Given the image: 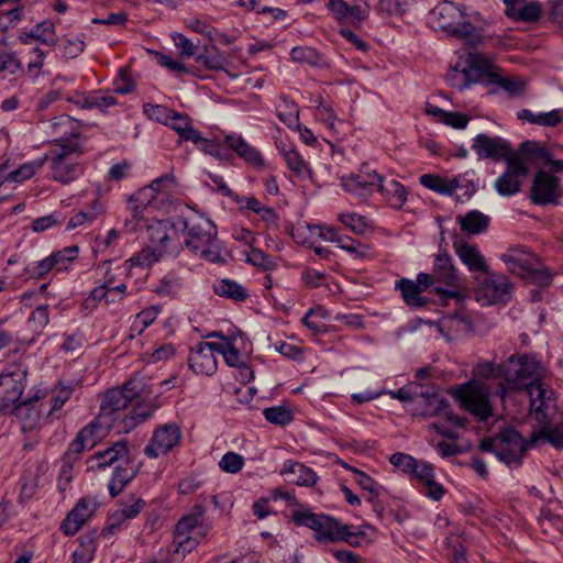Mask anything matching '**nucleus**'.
Instances as JSON below:
<instances>
[{
    "mask_svg": "<svg viewBox=\"0 0 563 563\" xmlns=\"http://www.w3.org/2000/svg\"><path fill=\"white\" fill-rule=\"evenodd\" d=\"M529 417L536 422L528 441L514 428H505L492 439L481 442L483 451L495 452L507 465H519L525 452L540 442L563 448V410L556 405L554 390L545 383L531 385Z\"/></svg>",
    "mask_w": 563,
    "mask_h": 563,
    "instance_id": "nucleus-1",
    "label": "nucleus"
},
{
    "mask_svg": "<svg viewBox=\"0 0 563 563\" xmlns=\"http://www.w3.org/2000/svg\"><path fill=\"white\" fill-rule=\"evenodd\" d=\"M180 223L183 243L190 252L211 263L223 261L217 228L212 221L201 214L190 213Z\"/></svg>",
    "mask_w": 563,
    "mask_h": 563,
    "instance_id": "nucleus-2",
    "label": "nucleus"
},
{
    "mask_svg": "<svg viewBox=\"0 0 563 563\" xmlns=\"http://www.w3.org/2000/svg\"><path fill=\"white\" fill-rule=\"evenodd\" d=\"M147 233L151 245L125 262L129 272L133 267H151L163 254L177 255L180 250V243L174 241L176 231L169 229L167 223L151 224L147 227Z\"/></svg>",
    "mask_w": 563,
    "mask_h": 563,
    "instance_id": "nucleus-3",
    "label": "nucleus"
},
{
    "mask_svg": "<svg viewBox=\"0 0 563 563\" xmlns=\"http://www.w3.org/2000/svg\"><path fill=\"white\" fill-rule=\"evenodd\" d=\"M429 16L433 29L441 30L456 38L471 37L473 44L478 42L470 15L453 2H440L430 11Z\"/></svg>",
    "mask_w": 563,
    "mask_h": 563,
    "instance_id": "nucleus-4",
    "label": "nucleus"
},
{
    "mask_svg": "<svg viewBox=\"0 0 563 563\" xmlns=\"http://www.w3.org/2000/svg\"><path fill=\"white\" fill-rule=\"evenodd\" d=\"M460 406L477 420L485 421L494 416L489 387L479 379H471L451 389Z\"/></svg>",
    "mask_w": 563,
    "mask_h": 563,
    "instance_id": "nucleus-5",
    "label": "nucleus"
},
{
    "mask_svg": "<svg viewBox=\"0 0 563 563\" xmlns=\"http://www.w3.org/2000/svg\"><path fill=\"white\" fill-rule=\"evenodd\" d=\"M507 271L541 287L551 284V274L541 267L539 258L521 246L508 249L503 255Z\"/></svg>",
    "mask_w": 563,
    "mask_h": 563,
    "instance_id": "nucleus-6",
    "label": "nucleus"
},
{
    "mask_svg": "<svg viewBox=\"0 0 563 563\" xmlns=\"http://www.w3.org/2000/svg\"><path fill=\"white\" fill-rule=\"evenodd\" d=\"M543 368L531 356L523 355L516 358L511 356L501 365V377L515 389H525L530 393L531 385L543 384L541 376Z\"/></svg>",
    "mask_w": 563,
    "mask_h": 563,
    "instance_id": "nucleus-7",
    "label": "nucleus"
},
{
    "mask_svg": "<svg viewBox=\"0 0 563 563\" xmlns=\"http://www.w3.org/2000/svg\"><path fill=\"white\" fill-rule=\"evenodd\" d=\"M487 78L495 81L498 78L497 67L484 55L470 53L466 57V66L461 68L455 65L446 76L448 81L457 89H463L471 82Z\"/></svg>",
    "mask_w": 563,
    "mask_h": 563,
    "instance_id": "nucleus-8",
    "label": "nucleus"
},
{
    "mask_svg": "<svg viewBox=\"0 0 563 563\" xmlns=\"http://www.w3.org/2000/svg\"><path fill=\"white\" fill-rule=\"evenodd\" d=\"M203 511V507L198 505L192 514L178 521L175 531L176 553L190 552L207 536L208 528L200 525Z\"/></svg>",
    "mask_w": 563,
    "mask_h": 563,
    "instance_id": "nucleus-9",
    "label": "nucleus"
},
{
    "mask_svg": "<svg viewBox=\"0 0 563 563\" xmlns=\"http://www.w3.org/2000/svg\"><path fill=\"white\" fill-rule=\"evenodd\" d=\"M26 377L27 368L20 363L10 364L0 373V410L9 409L21 398Z\"/></svg>",
    "mask_w": 563,
    "mask_h": 563,
    "instance_id": "nucleus-10",
    "label": "nucleus"
},
{
    "mask_svg": "<svg viewBox=\"0 0 563 563\" xmlns=\"http://www.w3.org/2000/svg\"><path fill=\"white\" fill-rule=\"evenodd\" d=\"M511 288L507 276L488 272L482 279L477 278L475 299L482 306L507 302L511 297Z\"/></svg>",
    "mask_w": 563,
    "mask_h": 563,
    "instance_id": "nucleus-11",
    "label": "nucleus"
},
{
    "mask_svg": "<svg viewBox=\"0 0 563 563\" xmlns=\"http://www.w3.org/2000/svg\"><path fill=\"white\" fill-rule=\"evenodd\" d=\"M528 155L522 153V145L517 154L508 157L506 172L497 178L495 188L501 196H512L520 190L521 180L528 174Z\"/></svg>",
    "mask_w": 563,
    "mask_h": 563,
    "instance_id": "nucleus-12",
    "label": "nucleus"
},
{
    "mask_svg": "<svg viewBox=\"0 0 563 563\" xmlns=\"http://www.w3.org/2000/svg\"><path fill=\"white\" fill-rule=\"evenodd\" d=\"M294 520L298 526H305L314 530L319 541H338L339 538H346V526L335 519L309 512H296Z\"/></svg>",
    "mask_w": 563,
    "mask_h": 563,
    "instance_id": "nucleus-13",
    "label": "nucleus"
},
{
    "mask_svg": "<svg viewBox=\"0 0 563 563\" xmlns=\"http://www.w3.org/2000/svg\"><path fill=\"white\" fill-rule=\"evenodd\" d=\"M563 196L560 179L543 168H540L532 180L530 199L534 205H559Z\"/></svg>",
    "mask_w": 563,
    "mask_h": 563,
    "instance_id": "nucleus-14",
    "label": "nucleus"
},
{
    "mask_svg": "<svg viewBox=\"0 0 563 563\" xmlns=\"http://www.w3.org/2000/svg\"><path fill=\"white\" fill-rule=\"evenodd\" d=\"M341 185L345 191L360 199H366L380 185V175L363 165L357 173L341 177Z\"/></svg>",
    "mask_w": 563,
    "mask_h": 563,
    "instance_id": "nucleus-15",
    "label": "nucleus"
},
{
    "mask_svg": "<svg viewBox=\"0 0 563 563\" xmlns=\"http://www.w3.org/2000/svg\"><path fill=\"white\" fill-rule=\"evenodd\" d=\"M111 428V419L99 415L95 421L85 427L71 442L67 452L68 457L80 454L86 449H92L99 440L104 438Z\"/></svg>",
    "mask_w": 563,
    "mask_h": 563,
    "instance_id": "nucleus-16",
    "label": "nucleus"
},
{
    "mask_svg": "<svg viewBox=\"0 0 563 563\" xmlns=\"http://www.w3.org/2000/svg\"><path fill=\"white\" fill-rule=\"evenodd\" d=\"M180 439L181 431L178 424H163L154 431L148 444L144 449V453L152 459L158 457L178 445Z\"/></svg>",
    "mask_w": 563,
    "mask_h": 563,
    "instance_id": "nucleus-17",
    "label": "nucleus"
},
{
    "mask_svg": "<svg viewBox=\"0 0 563 563\" xmlns=\"http://www.w3.org/2000/svg\"><path fill=\"white\" fill-rule=\"evenodd\" d=\"M129 448L125 441H118L103 451H99L87 459L86 467L88 472L97 471L111 466L115 463L130 464Z\"/></svg>",
    "mask_w": 563,
    "mask_h": 563,
    "instance_id": "nucleus-18",
    "label": "nucleus"
},
{
    "mask_svg": "<svg viewBox=\"0 0 563 563\" xmlns=\"http://www.w3.org/2000/svg\"><path fill=\"white\" fill-rule=\"evenodd\" d=\"M139 391L133 382H128L123 388H113L107 391L100 405V413L104 419H111L112 416L128 407V405L137 396Z\"/></svg>",
    "mask_w": 563,
    "mask_h": 563,
    "instance_id": "nucleus-19",
    "label": "nucleus"
},
{
    "mask_svg": "<svg viewBox=\"0 0 563 563\" xmlns=\"http://www.w3.org/2000/svg\"><path fill=\"white\" fill-rule=\"evenodd\" d=\"M45 396L44 393L36 390L27 399L21 401L13 408V415L23 432L34 430L41 422L42 410L36 406Z\"/></svg>",
    "mask_w": 563,
    "mask_h": 563,
    "instance_id": "nucleus-20",
    "label": "nucleus"
},
{
    "mask_svg": "<svg viewBox=\"0 0 563 563\" xmlns=\"http://www.w3.org/2000/svg\"><path fill=\"white\" fill-rule=\"evenodd\" d=\"M328 8L338 22L354 27H358L369 13L367 4H349L344 0H329Z\"/></svg>",
    "mask_w": 563,
    "mask_h": 563,
    "instance_id": "nucleus-21",
    "label": "nucleus"
},
{
    "mask_svg": "<svg viewBox=\"0 0 563 563\" xmlns=\"http://www.w3.org/2000/svg\"><path fill=\"white\" fill-rule=\"evenodd\" d=\"M214 351L218 352V343L199 342L191 351L189 365L197 373L211 375L217 369Z\"/></svg>",
    "mask_w": 563,
    "mask_h": 563,
    "instance_id": "nucleus-22",
    "label": "nucleus"
},
{
    "mask_svg": "<svg viewBox=\"0 0 563 563\" xmlns=\"http://www.w3.org/2000/svg\"><path fill=\"white\" fill-rule=\"evenodd\" d=\"M503 2L506 5L505 14L516 22H537L543 13L542 5L537 0H503Z\"/></svg>",
    "mask_w": 563,
    "mask_h": 563,
    "instance_id": "nucleus-23",
    "label": "nucleus"
},
{
    "mask_svg": "<svg viewBox=\"0 0 563 563\" xmlns=\"http://www.w3.org/2000/svg\"><path fill=\"white\" fill-rule=\"evenodd\" d=\"M461 176L454 178L441 177L435 174H424L420 177V184L426 188L442 195H452L459 188H465V195L472 196L475 191V186L472 181L462 184Z\"/></svg>",
    "mask_w": 563,
    "mask_h": 563,
    "instance_id": "nucleus-24",
    "label": "nucleus"
},
{
    "mask_svg": "<svg viewBox=\"0 0 563 563\" xmlns=\"http://www.w3.org/2000/svg\"><path fill=\"white\" fill-rule=\"evenodd\" d=\"M473 150L476 152L479 158H492L508 161L509 156L515 153L511 152L507 142L499 137H492L486 134H478L473 144Z\"/></svg>",
    "mask_w": 563,
    "mask_h": 563,
    "instance_id": "nucleus-25",
    "label": "nucleus"
},
{
    "mask_svg": "<svg viewBox=\"0 0 563 563\" xmlns=\"http://www.w3.org/2000/svg\"><path fill=\"white\" fill-rule=\"evenodd\" d=\"M145 507V500L136 495L129 496L121 501L119 508L110 516L109 523L102 533H113L125 520L135 518Z\"/></svg>",
    "mask_w": 563,
    "mask_h": 563,
    "instance_id": "nucleus-26",
    "label": "nucleus"
},
{
    "mask_svg": "<svg viewBox=\"0 0 563 563\" xmlns=\"http://www.w3.org/2000/svg\"><path fill=\"white\" fill-rule=\"evenodd\" d=\"M96 509L97 503L95 500L81 498L62 522L60 528L64 533L66 536L76 534Z\"/></svg>",
    "mask_w": 563,
    "mask_h": 563,
    "instance_id": "nucleus-27",
    "label": "nucleus"
},
{
    "mask_svg": "<svg viewBox=\"0 0 563 563\" xmlns=\"http://www.w3.org/2000/svg\"><path fill=\"white\" fill-rule=\"evenodd\" d=\"M454 249L457 256L468 271L482 274L488 273L489 268L486 264L485 257L476 245L459 241L454 242Z\"/></svg>",
    "mask_w": 563,
    "mask_h": 563,
    "instance_id": "nucleus-28",
    "label": "nucleus"
},
{
    "mask_svg": "<svg viewBox=\"0 0 563 563\" xmlns=\"http://www.w3.org/2000/svg\"><path fill=\"white\" fill-rule=\"evenodd\" d=\"M280 474L287 477L291 484L299 486H310L316 483L317 476L314 472L303 464L294 461H286Z\"/></svg>",
    "mask_w": 563,
    "mask_h": 563,
    "instance_id": "nucleus-29",
    "label": "nucleus"
},
{
    "mask_svg": "<svg viewBox=\"0 0 563 563\" xmlns=\"http://www.w3.org/2000/svg\"><path fill=\"white\" fill-rule=\"evenodd\" d=\"M418 399L423 401L426 407L424 416H439L442 409L448 405V400L441 397L433 386L419 384Z\"/></svg>",
    "mask_w": 563,
    "mask_h": 563,
    "instance_id": "nucleus-30",
    "label": "nucleus"
},
{
    "mask_svg": "<svg viewBox=\"0 0 563 563\" xmlns=\"http://www.w3.org/2000/svg\"><path fill=\"white\" fill-rule=\"evenodd\" d=\"M522 153L528 155L529 161H540L550 166V174L563 172V161L552 159L551 154L536 142L527 141L522 143Z\"/></svg>",
    "mask_w": 563,
    "mask_h": 563,
    "instance_id": "nucleus-31",
    "label": "nucleus"
},
{
    "mask_svg": "<svg viewBox=\"0 0 563 563\" xmlns=\"http://www.w3.org/2000/svg\"><path fill=\"white\" fill-rule=\"evenodd\" d=\"M456 220L461 230L468 234H479L484 232L489 224V217L477 210L470 211L465 216H459Z\"/></svg>",
    "mask_w": 563,
    "mask_h": 563,
    "instance_id": "nucleus-32",
    "label": "nucleus"
},
{
    "mask_svg": "<svg viewBox=\"0 0 563 563\" xmlns=\"http://www.w3.org/2000/svg\"><path fill=\"white\" fill-rule=\"evenodd\" d=\"M377 190L385 195L387 201L394 208H401L407 200V190L397 180L383 181L380 176V185H377Z\"/></svg>",
    "mask_w": 563,
    "mask_h": 563,
    "instance_id": "nucleus-33",
    "label": "nucleus"
},
{
    "mask_svg": "<svg viewBox=\"0 0 563 563\" xmlns=\"http://www.w3.org/2000/svg\"><path fill=\"white\" fill-rule=\"evenodd\" d=\"M179 137V142L197 140V130L192 126V120L187 115L174 112L168 123Z\"/></svg>",
    "mask_w": 563,
    "mask_h": 563,
    "instance_id": "nucleus-34",
    "label": "nucleus"
},
{
    "mask_svg": "<svg viewBox=\"0 0 563 563\" xmlns=\"http://www.w3.org/2000/svg\"><path fill=\"white\" fill-rule=\"evenodd\" d=\"M224 142L229 148L235 151L239 156L245 161L255 165L263 164V159L257 151L249 145L241 136L228 135Z\"/></svg>",
    "mask_w": 563,
    "mask_h": 563,
    "instance_id": "nucleus-35",
    "label": "nucleus"
},
{
    "mask_svg": "<svg viewBox=\"0 0 563 563\" xmlns=\"http://www.w3.org/2000/svg\"><path fill=\"white\" fill-rule=\"evenodd\" d=\"M136 471L129 464H117L114 468L113 477L109 484V492L112 497L119 495L123 487L133 479Z\"/></svg>",
    "mask_w": 563,
    "mask_h": 563,
    "instance_id": "nucleus-36",
    "label": "nucleus"
},
{
    "mask_svg": "<svg viewBox=\"0 0 563 563\" xmlns=\"http://www.w3.org/2000/svg\"><path fill=\"white\" fill-rule=\"evenodd\" d=\"M196 62L211 70H223L229 63L225 55L214 45L205 47V52L196 56Z\"/></svg>",
    "mask_w": 563,
    "mask_h": 563,
    "instance_id": "nucleus-37",
    "label": "nucleus"
},
{
    "mask_svg": "<svg viewBox=\"0 0 563 563\" xmlns=\"http://www.w3.org/2000/svg\"><path fill=\"white\" fill-rule=\"evenodd\" d=\"M434 278L446 285H454L456 275L448 254H439L434 263Z\"/></svg>",
    "mask_w": 563,
    "mask_h": 563,
    "instance_id": "nucleus-38",
    "label": "nucleus"
},
{
    "mask_svg": "<svg viewBox=\"0 0 563 563\" xmlns=\"http://www.w3.org/2000/svg\"><path fill=\"white\" fill-rule=\"evenodd\" d=\"M26 38H34L51 46L56 45L58 41L55 34V25L51 21H44L37 24L29 34H26L23 41L26 42Z\"/></svg>",
    "mask_w": 563,
    "mask_h": 563,
    "instance_id": "nucleus-39",
    "label": "nucleus"
},
{
    "mask_svg": "<svg viewBox=\"0 0 563 563\" xmlns=\"http://www.w3.org/2000/svg\"><path fill=\"white\" fill-rule=\"evenodd\" d=\"M76 163L73 161L52 158L53 178L56 181L68 184L75 179Z\"/></svg>",
    "mask_w": 563,
    "mask_h": 563,
    "instance_id": "nucleus-40",
    "label": "nucleus"
},
{
    "mask_svg": "<svg viewBox=\"0 0 563 563\" xmlns=\"http://www.w3.org/2000/svg\"><path fill=\"white\" fill-rule=\"evenodd\" d=\"M398 288L400 289L402 298L407 305L411 307L424 306V300L420 297L422 287L417 285L415 282L404 278L398 283Z\"/></svg>",
    "mask_w": 563,
    "mask_h": 563,
    "instance_id": "nucleus-41",
    "label": "nucleus"
},
{
    "mask_svg": "<svg viewBox=\"0 0 563 563\" xmlns=\"http://www.w3.org/2000/svg\"><path fill=\"white\" fill-rule=\"evenodd\" d=\"M156 409V406L152 401H140L137 402L130 415L124 420L126 430L134 428L136 424L146 420Z\"/></svg>",
    "mask_w": 563,
    "mask_h": 563,
    "instance_id": "nucleus-42",
    "label": "nucleus"
},
{
    "mask_svg": "<svg viewBox=\"0 0 563 563\" xmlns=\"http://www.w3.org/2000/svg\"><path fill=\"white\" fill-rule=\"evenodd\" d=\"M439 330H446L453 334L465 333L471 330V322L461 314H450L444 317L439 323Z\"/></svg>",
    "mask_w": 563,
    "mask_h": 563,
    "instance_id": "nucleus-43",
    "label": "nucleus"
},
{
    "mask_svg": "<svg viewBox=\"0 0 563 563\" xmlns=\"http://www.w3.org/2000/svg\"><path fill=\"white\" fill-rule=\"evenodd\" d=\"M316 234H321L320 225L299 224L291 231L292 239L302 245L310 247L313 245L318 238Z\"/></svg>",
    "mask_w": 563,
    "mask_h": 563,
    "instance_id": "nucleus-44",
    "label": "nucleus"
},
{
    "mask_svg": "<svg viewBox=\"0 0 563 563\" xmlns=\"http://www.w3.org/2000/svg\"><path fill=\"white\" fill-rule=\"evenodd\" d=\"M173 179L169 176H163L154 181L151 185L140 189L135 194V200L141 202L143 207L148 206L153 199H155L156 194L162 190L163 186L167 183H172Z\"/></svg>",
    "mask_w": 563,
    "mask_h": 563,
    "instance_id": "nucleus-45",
    "label": "nucleus"
},
{
    "mask_svg": "<svg viewBox=\"0 0 563 563\" xmlns=\"http://www.w3.org/2000/svg\"><path fill=\"white\" fill-rule=\"evenodd\" d=\"M214 290L221 297L230 298L233 300H244L246 298L245 289L235 282L229 279L220 280L216 286Z\"/></svg>",
    "mask_w": 563,
    "mask_h": 563,
    "instance_id": "nucleus-46",
    "label": "nucleus"
},
{
    "mask_svg": "<svg viewBox=\"0 0 563 563\" xmlns=\"http://www.w3.org/2000/svg\"><path fill=\"white\" fill-rule=\"evenodd\" d=\"M47 156H44L43 158L38 161H34L31 163H26L21 165L18 169L9 173L5 176V180L20 183L26 179H30L37 169H40L46 162Z\"/></svg>",
    "mask_w": 563,
    "mask_h": 563,
    "instance_id": "nucleus-47",
    "label": "nucleus"
},
{
    "mask_svg": "<svg viewBox=\"0 0 563 563\" xmlns=\"http://www.w3.org/2000/svg\"><path fill=\"white\" fill-rule=\"evenodd\" d=\"M263 415L267 421L277 426H285L294 419L292 410L285 405L266 408Z\"/></svg>",
    "mask_w": 563,
    "mask_h": 563,
    "instance_id": "nucleus-48",
    "label": "nucleus"
},
{
    "mask_svg": "<svg viewBox=\"0 0 563 563\" xmlns=\"http://www.w3.org/2000/svg\"><path fill=\"white\" fill-rule=\"evenodd\" d=\"M328 318V312L321 308L316 307L310 309L302 319L303 324L313 333H319L324 329L323 321Z\"/></svg>",
    "mask_w": 563,
    "mask_h": 563,
    "instance_id": "nucleus-49",
    "label": "nucleus"
},
{
    "mask_svg": "<svg viewBox=\"0 0 563 563\" xmlns=\"http://www.w3.org/2000/svg\"><path fill=\"white\" fill-rule=\"evenodd\" d=\"M409 7L408 0H379L377 11L388 16H402Z\"/></svg>",
    "mask_w": 563,
    "mask_h": 563,
    "instance_id": "nucleus-50",
    "label": "nucleus"
},
{
    "mask_svg": "<svg viewBox=\"0 0 563 563\" xmlns=\"http://www.w3.org/2000/svg\"><path fill=\"white\" fill-rule=\"evenodd\" d=\"M291 59L300 64H308L310 66H319L320 55L312 48L307 46L294 47L290 52Z\"/></svg>",
    "mask_w": 563,
    "mask_h": 563,
    "instance_id": "nucleus-51",
    "label": "nucleus"
},
{
    "mask_svg": "<svg viewBox=\"0 0 563 563\" xmlns=\"http://www.w3.org/2000/svg\"><path fill=\"white\" fill-rule=\"evenodd\" d=\"M143 110H144V113L151 120L157 121L165 125H168L170 118H172L173 113L175 112L174 110H172L165 106L150 104V103L144 104Z\"/></svg>",
    "mask_w": 563,
    "mask_h": 563,
    "instance_id": "nucleus-52",
    "label": "nucleus"
},
{
    "mask_svg": "<svg viewBox=\"0 0 563 563\" xmlns=\"http://www.w3.org/2000/svg\"><path fill=\"white\" fill-rule=\"evenodd\" d=\"M80 153L81 150L78 143L62 141L55 142L51 151L52 158H58V156H60V159L66 161H71V155Z\"/></svg>",
    "mask_w": 563,
    "mask_h": 563,
    "instance_id": "nucleus-53",
    "label": "nucleus"
},
{
    "mask_svg": "<svg viewBox=\"0 0 563 563\" xmlns=\"http://www.w3.org/2000/svg\"><path fill=\"white\" fill-rule=\"evenodd\" d=\"M244 466V457L235 452H227L219 461V467L224 473L235 474Z\"/></svg>",
    "mask_w": 563,
    "mask_h": 563,
    "instance_id": "nucleus-54",
    "label": "nucleus"
},
{
    "mask_svg": "<svg viewBox=\"0 0 563 563\" xmlns=\"http://www.w3.org/2000/svg\"><path fill=\"white\" fill-rule=\"evenodd\" d=\"M78 255V247L77 246H68L60 251H57L53 254H51L52 260L55 263V267L58 271L67 268L68 263L74 261Z\"/></svg>",
    "mask_w": 563,
    "mask_h": 563,
    "instance_id": "nucleus-55",
    "label": "nucleus"
},
{
    "mask_svg": "<svg viewBox=\"0 0 563 563\" xmlns=\"http://www.w3.org/2000/svg\"><path fill=\"white\" fill-rule=\"evenodd\" d=\"M501 377V366L496 367L490 362H481L473 368L472 379H487L493 377Z\"/></svg>",
    "mask_w": 563,
    "mask_h": 563,
    "instance_id": "nucleus-56",
    "label": "nucleus"
},
{
    "mask_svg": "<svg viewBox=\"0 0 563 563\" xmlns=\"http://www.w3.org/2000/svg\"><path fill=\"white\" fill-rule=\"evenodd\" d=\"M340 221L356 234H363L368 228L365 219L356 213H343Z\"/></svg>",
    "mask_w": 563,
    "mask_h": 563,
    "instance_id": "nucleus-57",
    "label": "nucleus"
},
{
    "mask_svg": "<svg viewBox=\"0 0 563 563\" xmlns=\"http://www.w3.org/2000/svg\"><path fill=\"white\" fill-rule=\"evenodd\" d=\"M494 82L498 84L510 95H519L523 91L526 87V81L519 77H501L498 74L497 80Z\"/></svg>",
    "mask_w": 563,
    "mask_h": 563,
    "instance_id": "nucleus-58",
    "label": "nucleus"
},
{
    "mask_svg": "<svg viewBox=\"0 0 563 563\" xmlns=\"http://www.w3.org/2000/svg\"><path fill=\"white\" fill-rule=\"evenodd\" d=\"M246 261L257 267H261L263 269H272L275 266L274 261L265 254L260 249L252 247L251 251L247 253Z\"/></svg>",
    "mask_w": 563,
    "mask_h": 563,
    "instance_id": "nucleus-59",
    "label": "nucleus"
},
{
    "mask_svg": "<svg viewBox=\"0 0 563 563\" xmlns=\"http://www.w3.org/2000/svg\"><path fill=\"white\" fill-rule=\"evenodd\" d=\"M29 323L34 332H42L48 324V309L46 306H38L30 316Z\"/></svg>",
    "mask_w": 563,
    "mask_h": 563,
    "instance_id": "nucleus-60",
    "label": "nucleus"
},
{
    "mask_svg": "<svg viewBox=\"0 0 563 563\" xmlns=\"http://www.w3.org/2000/svg\"><path fill=\"white\" fill-rule=\"evenodd\" d=\"M390 463L399 468L401 472L411 475L413 467L416 466L417 460L409 454L394 453L390 459Z\"/></svg>",
    "mask_w": 563,
    "mask_h": 563,
    "instance_id": "nucleus-61",
    "label": "nucleus"
},
{
    "mask_svg": "<svg viewBox=\"0 0 563 563\" xmlns=\"http://www.w3.org/2000/svg\"><path fill=\"white\" fill-rule=\"evenodd\" d=\"M175 46L179 49V55L183 58H189L197 53V46L188 40L185 35L176 33L173 35Z\"/></svg>",
    "mask_w": 563,
    "mask_h": 563,
    "instance_id": "nucleus-62",
    "label": "nucleus"
},
{
    "mask_svg": "<svg viewBox=\"0 0 563 563\" xmlns=\"http://www.w3.org/2000/svg\"><path fill=\"white\" fill-rule=\"evenodd\" d=\"M285 161L291 172L296 175H301L308 170L306 162L300 154L295 150H289L284 153Z\"/></svg>",
    "mask_w": 563,
    "mask_h": 563,
    "instance_id": "nucleus-63",
    "label": "nucleus"
},
{
    "mask_svg": "<svg viewBox=\"0 0 563 563\" xmlns=\"http://www.w3.org/2000/svg\"><path fill=\"white\" fill-rule=\"evenodd\" d=\"M85 49V42L78 36H67L63 45V54L67 58H75Z\"/></svg>",
    "mask_w": 563,
    "mask_h": 563,
    "instance_id": "nucleus-64",
    "label": "nucleus"
}]
</instances>
